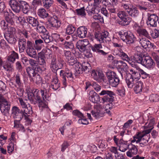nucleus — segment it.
I'll return each mask as SVG.
<instances>
[{"label": "nucleus", "mask_w": 159, "mask_h": 159, "mask_svg": "<svg viewBox=\"0 0 159 159\" xmlns=\"http://www.w3.org/2000/svg\"><path fill=\"white\" fill-rule=\"evenodd\" d=\"M158 20V17L155 14H150L148 18L147 24L150 27H156Z\"/></svg>", "instance_id": "obj_14"}, {"label": "nucleus", "mask_w": 159, "mask_h": 159, "mask_svg": "<svg viewBox=\"0 0 159 159\" xmlns=\"http://www.w3.org/2000/svg\"><path fill=\"white\" fill-rule=\"evenodd\" d=\"M38 14L39 16L43 18H46L49 15L48 13L46 11H39Z\"/></svg>", "instance_id": "obj_59"}, {"label": "nucleus", "mask_w": 159, "mask_h": 159, "mask_svg": "<svg viewBox=\"0 0 159 159\" xmlns=\"http://www.w3.org/2000/svg\"><path fill=\"white\" fill-rule=\"evenodd\" d=\"M48 21L51 26L54 28L58 29L61 26V22L56 16H53L49 18Z\"/></svg>", "instance_id": "obj_16"}, {"label": "nucleus", "mask_w": 159, "mask_h": 159, "mask_svg": "<svg viewBox=\"0 0 159 159\" xmlns=\"http://www.w3.org/2000/svg\"><path fill=\"white\" fill-rule=\"evenodd\" d=\"M32 112L31 107L29 105L21 111L20 113L22 115V117L25 116H30L32 113Z\"/></svg>", "instance_id": "obj_25"}, {"label": "nucleus", "mask_w": 159, "mask_h": 159, "mask_svg": "<svg viewBox=\"0 0 159 159\" xmlns=\"http://www.w3.org/2000/svg\"><path fill=\"white\" fill-rule=\"evenodd\" d=\"M139 42L142 47L145 49L150 47L151 43L145 38L139 39Z\"/></svg>", "instance_id": "obj_29"}, {"label": "nucleus", "mask_w": 159, "mask_h": 159, "mask_svg": "<svg viewBox=\"0 0 159 159\" xmlns=\"http://www.w3.org/2000/svg\"><path fill=\"white\" fill-rule=\"evenodd\" d=\"M26 72L30 78H33L37 74L35 72V68H32L30 67H28L27 68Z\"/></svg>", "instance_id": "obj_39"}, {"label": "nucleus", "mask_w": 159, "mask_h": 159, "mask_svg": "<svg viewBox=\"0 0 159 159\" xmlns=\"http://www.w3.org/2000/svg\"><path fill=\"white\" fill-rule=\"evenodd\" d=\"M154 123V119L153 117L148 118V122L145 123L144 126V130L147 131L148 133H150L153 128V126Z\"/></svg>", "instance_id": "obj_19"}, {"label": "nucleus", "mask_w": 159, "mask_h": 159, "mask_svg": "<svg viewBox=\"0 0 159 159\" xmlns=\"http://www.w3.org/2000/svg\"><path fill=\"white\" fill-rule=\"evenodd\" d=\"M121 25L124 26L127 25L130 23L131 19L129 17L127 16L121 19Z\"/></svg>", "instance_id": "obj_52"}, {"label": "nucleus", "mask_w": 159, "mask_h": 159, "mask_svg": "<svg viewBox=\"0 0 159 159\" xmlns=\"http://www.w3.org/2000/svg\"><path fill=\"white\" fill-rule=\"evenodd\" d=\"M66 61L68 65L70 66L75 65L78 62L77 59L75 58L73 56L66 60Z\"/></svg>", "instance_id": "obj_46"}, {"label": "nucleus", "mask_w": 159, "mask_h": 159, "mask_svg": "<svg viewBox=\"0 0 159 159\" xmlns=\"http://www.w3.org/2000/svg\"><path fill=\"white\" fill-rule=\"evenodd\" d=\"M77 34L80 38H84L86 36L87 33V28L84 26L79 27L77 30Z\"/></svg>", "instance_id": "obj_21"}, {"label": "nucleus", "mask_w": 159, "mask_h": 159, "mask_svg": "<svg viewBox=\"0 0 159 159\" xmlns=\"http://www.w3.org/2000/svg\"><path fill=\"white\" fill-rule=\"evenodd\" d=\"M26 20L33 27H36L39 24L38 21L36 19L31 16L27 17Z\"/></svg>", "instance_id": "obj_33"}, {"label": "nucleus", "mask_w": 159, "mask_h": 159, "mask_svg": "<svg viewBox=\"0 0 159 159\" xmlns=\"http://www.w3.org/2000/svg\"><path fill=\"white\" fill-rule=\"evenodd\" d=\"M130 71H132L133 73L128 76L133 78L134 80H135L136 81H138L140 77V72H136L135 71H133V70H131Z\"/></svg>", "instance_id": "obj_42"}, {"label": "nucleus", "mask_w": 159, "mask_h": 159, "mask_svg": "<svg viewBox=\"0 0 159 159\" xmlns=\"http://www.w3.org/2000/svg\"><path fill=\"white\" fill-rule=\"evenodd\" d=\"M4 35L6 40L10 43L12 44H15L17 41L16 39L13 36L9 35V36L6 37Z\"/></svg>", "instance_id": "obj_49"}, {"label": "nucleus", "mask_w": 159, "mask_h": 159, "mask_svg": "<svg viewBox=\"0 0 159 159\" xmlns=\"http://www.w3.org/2000/svg\"><path fill=\"white\" fill-rule=\"evenodd\" d=\"M76 30V28L71 25H68L66 29V33L68 34H72Z\"/></svg>", "instance_id": "obj_47"}, {"label": "nucleus", "mask_w": 159, "mask_h": 159, "mask_svg": "<svg viewBox=\"0 0 159 159\" xmlns=\"http://www.w3.org/2000/svg\"><path fill=\"white\" fill-rule=\"evenodd\" d=\"M28 98L30 102L34 104H35V101L34 99L36 100L39 103V107L43 108H47L48 106L45 104L40 96V92L38 89H34L31 92L28 93Z\"/></svg>", "instance_id": "obj_3"}, {"label": "nucleus", "mask_w": 159, "mask_h": 159, "mask_svg": "<svg viewBox=\"0 0 159 159\" xmlns=\"http://www.w3.org/2000/svg\"><path fill=\"white\" fill-rule=\"evenodd\" d=\"M119 34L122 41L127 44L133 43L137 40L136 37L130 31H127L123 33L120 31L119 32Z\"/></svg>", "instance_id": "obj_5"}, {"label": "nucleus", "mask_w": 159, "mask_h": 159, "mask_svg": "<svg viewBox=\"0 0 159 159\" xmlns=\"http://www.w3.org/2000/svg\"><path fill=\"white\" fill-rule=\"evenodd\" d=\"M0 110L1 112L4 115H6L10 110V103L4 98L1 94H0Z\"/></svg>", "instance_id": "obj_8"}, {"label": "nucleus", "mask_w": 159, "mask_h": 159, "mask_svg": "<svg viewBox=\"0 0 159 159\" xmlns=\"http://www.w3.org/2000/svg\"><path fill=\"white\" fill-rule=\"evenodd\" d=\"M0 25L2 29L4 30H6L8 27V24L4 20H2L0 22Z\"/></svg>", "instance_id": "obj_63"}, {"label": "nucleus", "mask_w": 159, "mask_h": 159, "mask_svg": "<svg viewBox=\"0 0 159 159\" xmlns=\"http://www.w3.org/2000/svg\"><path fill=\"white\" fill-rule=\"evenodd\" d=\"M139 36H143L148 38L150 36L147 31L145 29L141 27L137 32Z\"/></svg>", "instance_id": "obj_37"}, {"label": "nucleus", "mask_w": 159, "mask_h": 159, "mask_svg": "<svg viewBox=\"0 0 159 159\" xmlns=\"http://www.w3.org/2000/svg\"><path fill=\"white\" fill-rule=\"evenodd\" d=\"M75 68L76 71L75 73L76 75L82 74L84 71L82 64L78 62L75 65Z\"/></svg>", "instance_id": "obj_35"}, {"label": "nucleus", "mask_w": 159, "mask_h": 159, "mask_svg": "<svg viewBox=\"0 0 159 159\" xmlns=\"http://www.w3.org/2000/svg\"><path fill=\"white\" fill-rule=\"evenodd\" d=\"M64 47L65 48L71 49L74 48V45L73 44L70 42H69L65 41L64 43Z\"/></svg>", "instance_id": "obj_58"}, {"label": "nucleus", "mask_w": 159, "mask_h": 159, "mask_svg": "<svg viewBox=\"0 0 159 159\" xmlns=\"http://www.w3.org/2000/svg\"><path fill=\"white\" fill-rule=\"evenodd\" d=\"M8 3L12 10L18 9L19 3L15 0H10Z\"/></svg>", "instance_id": "obj_40"}, {"label": "nucleus", "mask_w": 159, "mask_h": 159, "mask_svg": "<svg viewBox=\"0 0 159 159\" xmlns=\"http://www.w3.org/2000/svg\"><path fill=\"white\" fill-rule=\"evenodd\" d=\"M90 48L93 52L98 53L100 55L106 56L108 53L107 52H106L103 50L100 49L102 48V46L101 43L95 44L91 45Z\"/></svg>", "instance_id": "obj_17"}, {"label": "nucleus", "mask_w": 159, "mask_h": 159, "mask_svg": "<svg viewBox=\"0 0 159 159\" xmlns=\"http://www.w3.org/2000/svg\"><path fill=\"white\" fill-rule=\"evenodd\" d=\"M7 152L9 153H11L14 149V143L12 142L9 143L7 146Z\"/></svg>", "instance_id": "obj_55"}, {"label": "nucleus", "mask_w": 159, "mask_h": 159, "mask_svg": "<svg viewBox=\"0 0 159 159\" xmlns=\"http://www.w3.org/2000/svg\"><path fill=\"white\" fill-rule=\"evenodd\" d=\"M137 81L134 80L133 78L127 76L126 78V83L128 88H133Z\"/></svg>", "instance_id": "obj_30"}, {"label": "nucleus", "mask_w": 159, "mask_h": 159, "mask_svg": "<svg viewBox=\"0 0 159 159\" xmlns=\"http://www.w3.org/2000/svg\"><path fill=\"white\" fill-rule=\"evenodd\" d=\"M63 53V55L65 58L66 61L73 56L70 51L64 50Z\"/></svg>", "instance_id": "obj_64"}, {"label": "nucleus", "mask_w": 159, "mask_h": 159, "mask_svg": "<svg viewBox=\"0 0 159 159\" xmlns=\"http://www.w3.org/2000/svg\"><path fill=\"white\" fill-rule=\"evenodd\" d=\"M143 86V82L140 81H137L134 87V90L136 93L142 92Z\"/></svg>", "instance_id": "obj_26"}, {"label": "nucleus", "mask_w": 159, "mask_h": 159, "mask_svg": "<svg viewBox=\"0 0 159 159\" xmlns=\"http://www.w3.org/2000/svg\"><path fill=\"white\" fill-rule=\"evenodd\" d=\"M144 57L142 56V54L140 52L135 53L133 56L134 59L135 61L141 65L143 63Z\"/></svg>", "instance_id": "obj_27"}, {"label": "nucleus", "mask_w": 159, "mask_h": 159, "mask_svg": "<svg viewBox=\"0 0 159 159\" xmlns=\"http://www.w3.org/2000/svg\"><path fill=\"white\" fill-rule=\"evenodd\" d=\"M137 70H139L140 74V76L143 79L146 78L147 77H149V75L144 72L142 69H141L139 67L138 68Z\"/></svg>", "instance_id": "obj_62"}, {"label": "nucleus", "mask_w": 159, "mask_h": 159, "mask_svg": "<svg viewBox=\"0 0 159 159\" xmlns=\"http://www.w3.org/2000/svg\"><path fill=\"white\" fill-rule=\"evenodd\" d=\"M129 144L127 141H124L120 139L119 141V144L117 146L119 147V150L122 152H125L128 149Z\"/></svg>", "instance_id": "obj_22"}, {"label": "nucleus", "mask_w": 159, "mask_h": 159, "mask_svg": "<svg viewBox=\"0 0 159 159\" xmlns=\"http://www.w3.org/2000/svg\"><path fill=\"white\" fill-rule=\"evenodd\" d=\"M42 2L39 0H34L32 2V7L34 10L38 9V10H45L43 8H40L39 7L41 6Z\"/></svg>", "instance_id": "obj_32"}, {"label": "nucleus", "mask_w": 159, "mask_h": 159, "mask_svg": "<svg viewBox=\"0 0 159 159\" xmlns=\"http://www.w3.org/2000/svg\"><path fill=\"white\" fill-rule=\"evenodd\" d=\"M12 64L7 60L3 65V67L5 70L11 72L13 70Z\"/></svg>", "instance_id": "obj_36"}, {"label": "nucleus", "mask_w": 159, "mask_h": 159, "mask_svg": "<svg viewBox=\"0 0 159 159\" xmlns=\"http://www.w3.org/2000/svg\"><path fill=\"white\" fill-rule=\"evenodd\" d=\"M27 41L25 39H20L18 41V47L20 52L24 51L26 47Z\"/></svg>", "instance_id": "obj_23"}, {"label": "nucleus", "mask_w": 159, "mask_h": 159, "mask_svg": "<svg viewBox=\"0 0 159 159\" xmlns=\"http://www.w3.org/2000/svg\"><path fill=\"white\" fill-rule=\"evenodd\" d=\"M133 143L131 142V139L129 145V150L126 153L127 156L130 158L137 154L138 150L137 146L133 144Z\"/></svg>", "instance_id": "obj_13"}, {"label": "nucleus", "mask_w": 159, "mask_h": 159, "mask_svg": "<svg viewBox=\"0 0 159 159\" xmlns=\"http://www.w3.org/2000/svg\"><path fill=\"white\" fill-rule=\"evenodd\" d=\"M93 9L94 10H106V3H102V0H93Z\"/></svg>", "instance_id": "obj_18"}, {"label": "nucleus", "mask_w": 159, "mask_h": 159, "mask_svg": "<svg viewBox=\"0 0 159 159\" xmlns=\"http://www.w3.org/2000/svg\"><path fill=\"white\" fill-rule=\"evenodd\" d=\"M43 43V40L38 38L35 40L34 46L36 49L39 50L41 49V46Z\"/></svg>", "instance_id": "obj_38"}, {"label": "nucleus", "mask_w": 159, "mask_h": 159, "mask_svg": "<svg viewBox=\"0 0 159 159\" xmlns=\"http://www.w3.org/2000/svg\"><path fill=\"white\" fill-rule=\"evenodd\" d=\"M136 6V7H134L128 1L124 2H122L121 4V7H123L125 10H136L137 9L146 10L147 9L146 7L140 5H138Z\"/></svg>", "instance_id": "obj_11"}, {"label": "nucleus", "mask_w": 159, "mask_h": 159, "mask_svg": "<svg viewBox=\"0 0 159 159\" xmlns=\"http://www.w3.org/2000/svg\"><path fill=\"white\" fill-rule=\"evenodd\" d=\"M109 32L107 31L102 32H95L94 33L95 38L99 41L100 43H103L104 45L108 46L111 43V39L109 36Z\"/></svg>", "instance_id": "obj_4"}, {"label": "nucleus", "mask_w": 159, "mask_h": 159, "mask_svg": "<svg viewBox=\"0 0 159 159\" xmlns=\"http://www.w3.org/2000/svg\"><path fill=\"white\" fill-rule=\"evenodd\" d=\"M120 82V79L117 76L113 80L109 82V84L112 87H116L119 84Z\"/></svg>", "instance_id": "obj_41"}, {"label": "nucleus", "mask_w": 159, "mask_h": 159, "mask_svg": "<svg viewBox=\"0 0 159 159\" xmlns=\"http://www.w3.org/2000/svg\"><path fill=\"white\" fill-rule=\"evenodd\" d=\"M19 58L18 54L14 51H11L10 53V55L7 58V61L12 63H14L16 59Z\"/></svg>", "instance_id": "obj_24"}, {"label": "nucleus", "mask_w": 159, "mask_h": 159, "mask_svg": "<svg viewBox=\"0 0 159 159\" xmlns=\"http://www.w3.org/2000/svg\"><path fill=\"white\" fill-rule=\"evenodd\" d=\"M89 98L90 101L94 103H98L100 101L99 95L94 91H90L89 93Z\"/></svg>", "instance_id": "obj_20"}, {"label": "nucleus", "mask_w": 159, "mask_h": 159, "mask_svg": "<svg viewBox=\"0 0 159 159\" xmlns=\"http://www.w3.org/2000/svg\"><path fill=\"white\" fill-rule=\"evenodd\" d=\"M106 75L109 82L118 76L115 72L111 70L107 72Z\"/></svg>", "instance_id": "obj_43"}, {"label": "nucleus", "mask_w": 159, "mask_h": 159, "mask_svg": "<svg viewBox=\"0 0 159 159\" xmlns=\"http://www.w3.org/2000/svg\"><path fill=\"white\" fill-rule=\"evenodd\" d=\"M27 45L26 49V52L29 57L35 58L36 57V52L35 49L33 47V44L30 40L27 41Z\"/></svg>", "instance_id": "obj_10"}, {"label": "nucleus", "mask_w": 159, "mask_h": 159, "mask_svg": "<svg viewBox=\"0 0 159 159\" xmlns=\"http://www.w3.org/2000/svg\"><path fill=\"white\" fill-rule=\"evenodd\" d=\"M84 71L88 72L91 69L90 64L88 62H84L82 64Z\"/></svg>", "instance_id": "obj_51"}, {"label": "nucleus", "mask_w": 159, "mask_h": 159, "mask_svg": "<svg viewBox=\"0 0 159 159\" xmlns=\"http://www.w3.org/2000/svg\"><path fill=\"white\" fill-rule=\"evenodd\" d=\"M60 76L61 78L62 84L64 86H66L67 84L66 77L69 80H72L73 76L71 71L68 68H66L65 70H61L60 72Z\"/></svg>", "instance_id": "obj_7"}, {"label": "nucleus", "mask_w": 159, "mask_h": 159, "mask_svg": "<svg viewBox=\"0 0 159 159\" xmlns=\"http://www.w3.org/2000/svg\"><path fill=\"white\" fill-rule=\"evenodd\" d=\"M47 70L46 68L43 69L39 66H37V67H35V72L37 74L39 73V74H43L44 71L46 72Z\"/></svg>", "instance_id": "obj_61"}, {"label": "nucleus", "mask_w": 159, "mask_h": 159, "mask_svg": "<svg viewBox=\"0 0 159 159\" xmlns=\"http://www.w3.org/2000/svg\"><path fill=\"white\" fill-rule=\"evenodd\" d=\"M149 99L151 102H157L159 101V96L156 94H152L150 96Z\"/></svg>", "instance_id": "obj_57"}, {"label": "nucleus", "mask_w": 159, "mask_h": 159, "mask_svg": "<svg viewBox=\"0 0 159 159\" xmlns=\"http://www.w3.org/2000/svg\"><path fill=\"white\" fill-rule=\"evenodd\" d=\"M149 133L145 130L137 132L133 136V139H131V142H136V143L139 144V147H143L147 145L148 143L150 138L149 135L148 134Z\"/></svg>", "instance_id": "obj_1"}, {"label": "nucleus", "mask_w": 159, "mask_h": 159, "mask_svg": "<svg viewBox=\"0 0 159 159\" xmlns=\"http://www.w3.org/2000/svg\"><path fill=\"white\" fill-rule=\"evenodd\" d=\"M91 113L93 116L97 119L100 118L104 116L103 114L101 113L100 111H92Z\"/></svg>", "instance_id": "obj_54"}, {"label": "nucleus", "mask_w": 159, "mask_h": 159, "mask_svg": "<svg viewBox=\"0 0 159 159\" xmlns=\"http://www.w3.org/2000/svg\"><path fill=\"white\" fill-rule=\"evenodd\" d=\"M15 80L17 85L19 87H20L21 86L22 83L21 82L20 76L19 74H17L16 75L15 77Z\"/></svg>", "instance_id": "obj_56"}, {"label": "nucleus", "mask_w": 159, "mask_h": 159, "mask_svg": "<svg viewBox=\"0 0 159 159\" xmlns=\"http://www.w3.org/2000/svg\"><path fill=\"white\" fill-rule=\"evenodd\" d=\"M36 31L38 33L42 34L45 33H47V31L44 26L40 25L39 24L36 26Z\"/></svg>", "instance_id": "obj_50"}, {"label": "nucleus", "mask_w": 159, "mask_h": 159, "mask_svg": "<svg viewBox=\"0 0 159 159\" xmlns=\"http://www.w3.org/2000/svg\"><path fill=\"white\" fill-rule=\"evenodd\" d=\"M12 111V114L13 115V117L14 118H17V116H18L19 114L21 112L20 110L16 106L13 107Z\"/></svg>", "instance_id": "obj_48"}, {"label": "nucleus", "mask_w": 159, "mask_h": 159, "mask_svg": "<svg viewBox=\"0 0 159 159\" xmlns=\"http://www.w3.org/2000/svg\"><path fill=\"white\" fill-rule=\"evenodd\" d=\"M32 79L34 82L37 85L40 84L42 82V78L39 74H37Z\"/></svg>", "instance_id": "obj_45"}, {"label": "nucleus", "mask_w": 159, "mask_h": 159, "mask_svg": "<svg viewBox=\"0 0 159 159\" xmlns=\"http://www.w3.org/2000/svg\"><path fill=\"white\" fill-rule=\"evenodd\" d=\"M10 13L7 11H6L5 12V20L7 22L10 23L11 25H13L14 23V21L12 16V14H13L11 11H9Z\"/></svg>", "instance_id": "obj_31"}, {"label": "nucleus", "mask_w": 159, "mask_h": 159, "mask_svg": "<svg viewBox=\"0 0 159 159\" xmlns=\"http://www.w3.org/2000/svg\"><path fill=\"white\" fill-rule=\"evenodd\" d=\"M48 31H47V33H45L43 34V35L42 36V38L43 39V41L45 43H49L50 42V36L48 34Z\"/></svg>", "instance_id": "obj_53"}, {"label": "nucleus", "mask_w": 159, "mask_h": 159, "mask_svg": "<svg viewBox=\"0 0 159 159\" xmlns=\"http://www.w3.org/2000/svg\"><path fill=\"white\" fill-rule=\"evenodd\" d=\"M19 33L20 35H22L23 36L26 38H28L29 37V31L25 29L20 30Z\"/></svg>", "instance_id": "obj_60"}, {"label": "nucleus", "mask_w": 159, "mask_h": 159, "mask_svg": "<svg viewBox=\"0 0 159 159\" xmlns=\"http://www.w3.org/2000/svg\"><path fill=\"white\" fill-rule=\"evenodd\" d=\"M53 2L52 0H43V6L47 9L52 6Z\"/></svg>", "instance_id": "obj_44"}, {"label": "nucleus", "mask_w": 159, "mask_h": 159, "mask_svg": "<svg viewBox=\"0 0 159 159\" xmlns=\"http://www.w3.org/2000/svg\"><path fill=\"white\" fill-rule=\"evenodd\" d=\"M142 65L148 69H151L154 68L155 63L150 56H146L144 57Z\"/></svg>", "instance_id": "obj_12"}, {"label": "nucleus", "mask_w": 159, "mask_h": 159, "mask_svg": "<svg viewBox=\"0 0 159 159\" xmlns=\"http://www.w3.org/2000/svg\"><path fill=\"white\" fill-rule=\"evenodd\" d=\"M116 55L118 56L123 60H125L127 61L133 67L138 69V67L136 64H135V62L132 60V59H130L128 55L121 49H120L116 54Z\"/></svg>", "instance_id": "obj_9"}, {"label": "nucleus", "mask_w": 159, "mask_h": 159, "mask_svg": "<svg viewBox=\"0 0 159 159\" xmlns=\"http://www.w3.org/2000/svg\"><path fill=\"white\" fill-rule=\"evenodd\" d=\"M89 44V42L87 39L80 40L77 42L76 47L80 52H85L86 49V47Z\"/></svg>", "instance_id": "obj_15"}, {"label": "nucleus", "mask_w": 159, "mask_h": 159, "mask_svg": "<svg viewBox=\"0 0 159 159\" xmlns=\"http://www.w3.org/2000/svg\"><path fill=\"white\" fill-rule=\"evenodd\" d=\"M49 57L51 58L49 66L50 70L54 73L57 75V71L63 67L64 61L61 56H58L57 59L56 56H53L52 54L50 53Z\"/></svg>", "instance_id": "obj_2"}, {"label": "nucleus", "mask_w": 159, "mask_h": 159, "mask_svg": "<svg viewBox=\"0 0 159 159\" xmlns=\"http://www.w3.org/2000/svg\"><path fill=\"white\" fill-rule=\"evenodd\" d=\"M19 2V8L17 10H27L29 9V5L27 2L22 0L20 1Z\"/></svg>", "instance_id": "obj_34"}, {"label": "nucleus", "mask_w": 159, "mask_h": 159, "mask_svg": "<svg viewBox=\"0 0 159 159\" xmlns=\"http://www.w3.org/2000/svg\"><path fill=\"white\" fill-rule=\"evenodd\" d=\"M91 76L95 80L98 81L102 78L103 74L100 71L94 70L92 72Z\"/></svg>", "instance_id": "obj_28"}, {"label": "nucleus", "mask_w": 159, "mask_h": 159, "mask_svg": "<svg viewBox=\"0 0 159 159\" xmlns=\"http://www.w3.org/2000/svg\"><path fill=\"white\" fill-rule=\"evenodd\" d=\"M101 96H104L102 98L103 103H112L114 101V96L115 93L111 91L107 90H102L99 93Z\"/></svg>", "instance_id": "obj_6"}]
</instances>
